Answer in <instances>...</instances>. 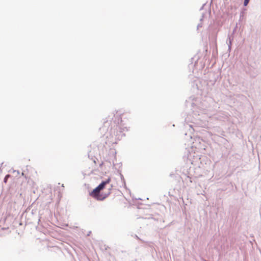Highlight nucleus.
Masks as SVG:
<instances>
[{
  "mask_svg": "<svg viewBox=\"0 0 261 261\" xmlns=\"http://www.w3.org/2000/svg\"><path fill=\"white\" fill-rule=\"evenodd\" d=\"M111 179L109 177L106 181H102L98 187L95 188L90 194V196L98 200H103L108 195L103 196L100 194V192L103 190L107 184L111 181Z\"/></svg>",
  "mask_w": 261,
  "mask_h": 261,
  "instance_id": "obj_1",
  "label": "nucleus"
},
{
  "mask_svg": "<svg viewBox=\"0 0 261 261\" xmlns=\"http://www.w3.org/2000/svg\"><path fill=\"white\" fill-rule=\"evenodd\" d=\"M249 1H250V0H245V1H244V5L245 6H246L248 5V3H249Z\"/></svg>",
  "mask_w": 261,
  "mask_h": 261,
  "instance_id": "obj_2",
  "label": "nucleus"
},
{
  "mask_svg": "<svg viewBox=\"0 0 261 261\" xmlns=\"http://www.w3.org/2000/svg\"><path fill=\"white\" fill-rule=\"evenodd\" d=\"M9 177V175H7L5 176V178H4V181H5V182H7V179H8V178Z\"/></svg>",
  "mask_w": 261,
  "mask_h": 261,
  "instance_id": "obj_3",
  "label": "nucleus"
}]
</instances>
